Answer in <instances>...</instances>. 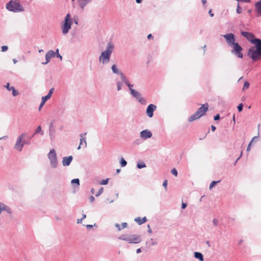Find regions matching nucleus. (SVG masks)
<instances>
[{"instance_id":"15","label":"nucleus","mask_w":261,"mask_h":261,"mask_svg":"<svg viewBox=\"0 0 261 261\" xmlns=\"http://www.w3.org/2000/svg\"><path fill=\"white\" fill-rule=\"evenodd\" d=\"M255 12L256 16H261V0H259L254 4Z\"/></svg>"},{"instance_id":"53","label":"nucleus","mask_w":261,"mask_h":261,"mask_svg":"<svg viewBox=\"0 0 261 261\" xmlns=\"http://www.w3.org/2000/svg\"><path fill=\"white\" fill-rule=\"evenodd\" d=\"M121 225H122V228H124L127 226V224L126 222H123V223H122Z\"/></svg>"},{"instance_id":"49","label":"nucleus","mask_w":261,"mask_h":261,"mask_svg":"<svg viewBox=\"0 0 261 261\" xmlns=\"http://www.w3.org/2000/svg\"><path fill=\"white\" fill-rule=\"evenodd\" d=\"M96 226V224L95 223L94 225L87 224L86 225V227H87V228H91L93 226Z\"/></svg>"},{"instance_id":"43","label":"nucleus","mask_w":261,"mask_h":261,"mask_svg":"<svg viewBox=\"0 0 261 261\" xmlns=\"http://www.w3.org/2000/svg\"><path fill=\"white\" fill-rule=\"evenodd\" d=\"M212 222H213V224L214 226H217L218 225L219 221L217 219H216V218L213 219Z\"/></svg>"},{"instance_id":"18","label":"nucleus","mask_w":261,"mask_h":261,"mask_svg":"<svg viewBox=\"0 0 261 261\" xmlns=\"http://www.w3.org/2000/svg\"><path fill=\"white\" fill-rule=\"evenodd\" d=\"M49 132L50 140H53L55 138V130L54 128L53 122H51L49 125Z\"/></svg>"},{"instance_id":"27","label":"nucleus","mask_w":261,"mask_h":261,"mask_svg":"<svg viewBox=\"0 0 261 261\" xmlns=\"http://www.w3.org/2000/svg\"><path fill=\"white\" fill-rule=\"evenodd\" d=\"M71 184L72 186H74L75 185L78 187L80 186V180L79 178H74L71 180Z\"/></svg>"},{"instance_id":"40","label":"nucleus","mask_w":261,"mask_h":261,"mask_svg":"<svg viewBox=\"0 0 261 261\" xmlns=\"http://www.w3.org/2000/svg\"><path fill=\"white\" fill-rule=\"evenodd\" d=\"M171 172L173 175H175V176H177L178 174L177 170L175 168L172 169L171 171Z\"/></svg>"},{"instance_id":"41","label":"nucleus","mask_w":261,"mask_h":261,"mask_svg":"<svg viewBox=\"0 0 261 261\" xmlns=\"http://www.w3.org/2000/svg\"><path fill=\"white\" fill-rule=\"evenodd\" d=\"M168 180L167 179L164 180L163 183V186L165 189L166 191L167 190Z\"/></svg>"},{"instance_id":"10","label":"nucleus","mask_w":261,"mask_h":261,"mask_svg":"<svg viewBox=\"0 0 261 261\" xmlns=\"http://www.w3.org/2000/svg\"><path fill=\"white\" fill-rule=\"evenodd\" d=\"M130 95L136 99L141 104L145 105L146 104V100L141 97V94L135 90H131Z\"/></svg>"},{"instance_id":"45","label":"nucleus","mask_w":261,"mask_h":261,"mask_svg":"<svg viewBox=\"0 0 261 261\" xmlns=\"http://www.w3.org/2000/svg\"><path fill=\"white\" fill-rule=\"evenodd\" d=\"M8 49V47L6 45H3L2 46V51L5 52Z\"/></svg>"},{"instance_id":"64","label":"nucleus","mask_w":261,"mask_h":261,"mask_svg":"<svg viewBox=\"0 0 261 261\" xmlns=\"http://www.w3.org/2000/svg\"><path fill=\"white\" fill-rule=\"evenodd\" d=\"M206 244L207 245L208 247H211V244L208 241H206Z\"/></svg>"},{"instance_id":"60","label":"nucleus","mask_w":261,"mask_h":261,"mask_svg":"<svg viewBox=\"0 0 261 261\" xmlns=\"http://www.w3.org/2000/svg\"><path fill=\"white\" fill-rule=\"evenodd\" d=\"M211 129H212V130L213 132H214V131L216 130V127L214 125H212L211 126Z\"/></svg>"},{"instance_id":"19","label":"nucleus","mask_w":261,"mask_h":261,"mask_svg":"<svg viewBox=\"0 0 261 261\" xmlns=\"http://www.w3.org/2000/svg\"><path fill=\"white\" fill-rule=\"evenodd\" d=\"M80 7L83 10L86 6L91 2L92 0H77Z\"/></svg>"},{"instance_id":"50","label":"nucleus","mask_w":261,"mask_h":261,"mask_svg":"<svg viewBox=\"0 0 261 261\" xmlns=\"http://www.w3.org/2000/svg\"><path fill=\"white\" fill-rule=\"evenodd\" d=\"M115 225V227L117 228L118 230L120 231L121 230L122 228L120 227V226L118 223H116Z\"/></svg>"},{"instance_id":"37","label":"nucleus","mask_w":261,"mask_h":261,"mask_svg":"<svg viewBox=\"0 0 261 261\" xmlns=\"http://www.w3.org/2000/svg\"><path fill=\"white\" fill-rule=\"evenodd\" d=\"M103 191V187H101V188L99 189V190H98V192L95 194V196H96V197H98V196H100V195L102 193Z\"/></svg>"},{"instance_id":"58","label":"nucleus","mask_w":261,"mask_h":261,"mask_svg":"<svg viewBox=\"0 0 261 261\" xmlns=\"http://www.w3.org/2000/svg\"><path fill=\"white\" fill-rule=\"evenodd\" d=\"M251 145V144L250 143H249L247 148V151H248L250 150V146Z\"/></svg>"},{"instance_id":"9","label":"nucleus","mask_w":261,"mask_h":261,"mask_svg":"<svg viewBox=\"0 0 261 261\" xmlns=\"http://www.w3.org/2000/svg\"><path fill=\"white\" fill-rule=\"evenodd\" d=\"M241 34L252 44L255 43L257 40L259 39L255 38L254 35L252 33L249 32L241 31Z\"/></svg>"},{"instance_id":"2","label":"nucleus","mask_w":261,"mask_h":261,"mask_svg":"<svg viewBox=\"0 0 261 261\" xmlns=\"http://www.w3.org/2000/svg\"><path fill=\"white\" fill-rule=\"evenodd\" d=\"M254 46L249 48L247 55L253 62L261 60V39L253 44Z\"/></svg>"},{"instance_id":"22","label":"nucleus","mask_w":261,"mask_h":261,"mask_svg":"<svg viewBox=\"0 0 261 261\" xmlns=\"http://www.w3.org/2000/svg\"><path fill=\"white\" fill-rule=\"evenodd\" d=\"M195 258L199 259L200 261H204L203 254L199 252H195L194 254Z\"/></svg>"},{"instance_id":"12","label":"nucleus","mask_w":261,"mask_h":261,"mask_svg":"<svg viewBox=\"0 0 261 261\" xmlns=\"http://www.w3.org/2000/svg\"><path fill=\"white\" fill-rule=\"evenodd\" d=\"M135 237V234H123L118 237V239L119 240L125 241L128 242L129 243H130V240L133 239V237Z\"/></svg>"},{"instance_id":"32","label":"nucleus","mask_w":261,"mask_h":261,"mask_svg":"<svg viewBox=\"0 0 261 261\" xmlns=\"http://www.w3.org/2000/svg\"><path fill=\"white\" fill-rule=\"evenodd\" d=\"M219 182H220V180L212 181L210 185V187H209L210 189H212L217 183H218Z\"/></svg>"},{"instance_id":"42","label":"nucleus","mask_w":261,"mask_h":261,"mask_svg":"<svg viewBox=\"0 0 261 261\" xmlns=\"http://www.w3.org/2000/svg\"><path fill=\"white\" fill-rule=\"evenodd\" d=\"M242 8L240 7L239 4L238 3L236 12L238 14H241L242 13Z\"/></svg>"},{"instance_id":"7","label":"nucleus","mask_w":261,"mask_h":261,"mask_svg":"<svg viewBox=\"0 0 261 261\" xmlns=\"http://www.w3.org/2000/svg\"><path fill=\"white\" fill-rule=\"evenodd\" d=\"M72 21L71 19L70 14L68 13L64 19L63 23L61 25L62 33L64 35L67 34L69 30L71 29Z\"/></svg>"},{"instance_id":"35","label":"nucleus","mask_w":261,"mask_h":261,"mask_svg":"<svg viewBox=\"0 0 261 261\" xmlns=\"http://www.w3.org/2000/svg\"><path fill=\"white\" fill-rule=\"evenodd\" d=\"M54 88H51L49 90V92L48 93V94L46 95V96H47L49 98H50L54 91Z\"/></svg>"},{"instance_id":"16","label":"nucleus","mask_w":261,"mask_h":261,"mask_svg":"<svg viewBox=\"0 0 261 261\" xmlns=\"http://www.w3.org/2000/svg\"><path fill=\"white\" fill-rule=\"evenodd\" d=\"M5 87L9 91H12V94L13 96H16L19 94V92L17 90H16L14 87L10 86V84L8 83L6 85H5Z\"/></svg>"},{"instance_id":"57","label":"nucleus","mask_w":261,"mask_h":261,"mask_svg":"<svg viewBox=\"0 0 261 261\" xmlns=\"http://www.w3.org/2000/svg\"><path fill=\"white\" fill-rule=\"evenodd\" d=\"M86 135V133H83L80 135L81 138H85L84 137Z\"/></svg>"},{"instance_id":"8","label":"nucleus","mask_w":261,"mask_h":261,"mask_svg":"<svg viewBox=\"0 0 261 261\" xmlns=\"http://www.w3.org/2000/svg\"><path fill=\"white\" fill-rule=\"evenodd\" d=\"M47 157L50 161V166L53 168H56L58 166V162L56 151L52 149L47 154Z\"/></svg>"},{"instance_id":"3","label":"nucleus","mask_w":261,"mask_h":261,"mask_svg":"<svg viewBox=\"0 0 261 261\" xmlns=\"http://www.w3.org/2000/svg\"><path fill=\"white\" fill-rule=\"evenodd\" d=\"M114 48V45L111 42L107 44L106 49L101 52L99 57V62L102 64H107L110 61L111 56Z\"/></svg>"},{"instance_id":"20","label":"nucleus","mask_w":261,"mask_h":261,"mask_svg":"<svg viewBox=\"0 0 261 261\" xmlns=\"http://www.w3.org/2000/svg\"><path fill=\"white\" fill-rule=\"evenodd\" d=\"M147 219L146 217L143 218L137 217L135 219L134 221L137 222L139 225H142L147 221Z\"/></svg>"},{"instance_id":"52","label":"nucleus","mask_w":261,"mask_h":261,"mask_svg":"<svg viewBox=\"0 0 261 261\" xmlns=\"http://www.w3.org/2000/svg\"><path fill=\"white\" fill-rule=\"evenodd\" d=\"M187 206V204L186 203H182L181 204V208L185 209Z\"/></svg>"},{"instance_id":"4","label":"nucleus","mask_w":261,"mask_h":261,"mask_svg":"<svg viewBox=\"0 0 261 261\" xmlns=\"http://www.w3.org/2000/svg\"><path fill=\"white\" fill-rule=\"evenodd\" d=\"M20 0H11L7 3L6 9L11 12H20L24 11L23 6L20 4Z\"/></svg>"},{"instance_id":"31","label":"nucleus","mask_w":261,"mask_h":261,"mask_svg":"<svg viewBox=\"0 0 261 261\" xmlns=\"http://www.w3.org/2000/svg\"><path fill=\"white\" fill-rule=\"evenodd\" d=\"M120 164L121 167H124L127 165V162L123 158L121 157L120 160Z\"/></svg>"},{"instance_id":"39","label":"nucleus","mask_w":261,"mask_h":261,"mask_svg":"<svg viewBox=\"0 0 261 261\" xmlns=\"http://www.w3.org/2000/svg\"><path fill=\"white\" fill-rule=\"evenodd\" d=\"M243 107H244V105L242 103H240L238 107H237V108H238V110L239 111V112H241L242 110H243Z\"/></svg>"},{"instance_id":"46","label":"nucleus","mask_w":261,"mask_h":261,"mask_svg":"<svg viewBox=\"0 0 261 261\" xmlns=\"http://www.w3.org/2000/svg\"><path fill=\"white\" fill-rule=\"evenodd\" d=\"M258 139V136H255L252 138L251 141L250 142L251 144H252L254 141L256 142Z\"/></svg>"},{"instance_id":"48","label":"nucleus","mask_w":261,"mask_h":261,"mask_svg":"<svg viewBox=\"0 0 261 261\" xmlns=\"http://www.w3.org/2000/svg\"><path fill=\"white\" fill-rule=\"evenodd\" d=\"M73 21L75 24H78L79 18L77 16H74L73 18Z\"/></svg>"},{"instance_id":"11","label":"nucleus","mask_w":261,"mask_h":261,"mask_svg":"<svg viewBox=\"0 0 261 261\" xmlns=\"http://www.w3.org/2000/svg\"><path fill=\"white\" fill-rule=\"evenodd\" d=\"M156 106L153 104H150L146 109V114L147 116L151 118L153 115V112L156 110Z\"/></svg>"},{"instance_id":"61","label":"nucleus","mask_w":261,"mask_h":261,"mask_svg":"<svg viewBox=\"0 0 261 261\" xmlns=\"http://www.w3.org/2000/svg\"><path fill=\"white\" fill-rule=\"evenodd\" d=\"M141 252V248H138V249L136 250V253H137V254L140 253Z\"/></svg>"},{"instance_id":"14","label":"nucleus","mask_w":261,"mask_h":261,"mask_svg":"<svg viewBox=\"0 0 261 261\" xmlns=\"http://www.w3.org/2000/svg\"><path fill=\"white\" fill-rule=\"evenodd\" d=\"M73 160V157L72 155H69L68 156H65L63 158L62 160V164L63 166L67 167L70 165L72 161Z\"/></svg>"},{"instance_id":"51","label":"nucleus","mask_w":261,"mask_h":261,"mask_svg":"<svg viewBox=\"0 0 261 261\" xmlns=\"http://www.w3.org/2000/svg\"><path fill=\"white\" fill-rule=\"evenodd\" d=\"M94 200H95V198H94V197L93 196H90L89 197V201L91 202H93Z\"/></svg>"},{"instance_id":"23","label":"nucleus","mask_w":261,"mask_h":261,"mask_svg":"<svg viewBox=\"0 0 261 261\" xmlns=\"http://www.w3.org/2000/svg\"><path fill=\"white\" fill-rule=\"evenodd\" d=\"M111 69L113 73L116 74H119L120 75V73H122V72L119 71L116 64H114L112 66Z\"/></svg>"},{"instance_id":"28","label":"nucleus","mask_w":261,"mask_h":261,"mask_svg":"<svg viewBox=\"0 0 261 261\" xmlns=\"http://www.w3.org/2000/svg\"><path fill=\"white\" fill-rule=\"evenodd\" d=\"M54 54V57H56L60 59V60H62V57L59 54V50L58 48H57L55 51H54V54Z\"/></svg>"},{"instance_id":"29","label":"nucleus","mask_w":261,"mask_h":261,"mask_svg":"<svg viewBox=\"0 0 261 261\" xmlns=\"http://www.w3.org/2000/svg\"><path fill=\"white\" fill-rule=\"evenodd\" d=\"M146 167V164L142 161L138 162L137 164V167L138 169H142V168H145Z\"/></svg>"},{"instance_id":"55","label":"nucleus","mask_w":261,"mask_h":261,"mask_svg":"<svg viewBox=\"0 0 261 261\" xmlns=\"http://www.w3.org/2000/svg\"><path fill=\"white\" fill-rule=\"evenodd\" d=\"M147 228H148V230H147L148 232L149 233H151L152 230H151L150 226V225L149 224L147 225Z\"/></svg>"},{"instance_id":"36","label":"nucleus","mask_w":261,"mask_h":261,"mask_svg":"<svg viewBox=\"0 0 261 261\" xmlns=\"http://www.w3.org/2000/svg\"><path fill=\"white\" fill-rule=\"evenodd\" d=\"M109 178H106L105 179H102V180H101L100 181L99 184L101 185H106L108 184V183L109 182Z\"/></svg>"},{"instance_id":"44","label":"nucleus","mask_w":261,"mask_h":261,"mask_svg":"<svg viewBox=\"0 0 261 261\" xmlns=\"http://www.w3.org/2000/svg\"><path fill=\"white\" fill-rule=\"evenodd\" d=\"M126 85L128 87L129 90L130 91V93H131V90H134V89L132 88V87H133L134 85L130 84H129L128 83Z\"/></svg>"},{"instance_id":"62","label":"nucleus","mask_w":261,"mask_h":261,"mask_svg":"<svg viewBox=\"0 0 261 261\" xmlns=\"http://www.w3.org/2000/svg\"><path fill=\"white\" fill-rule=\"evenodd\" d=\"M232 121L233 122V124H234L236 123V119H235V115H233Z\"/></svg>"},{"instance_id":"33","label":"nucleus","mask_w":261,"mask_h":261,"mask_svg":"<svg viewBox=\"0 0 261 261\" xmlns=\"http://www.w3.org/2000/svg\"><path fill=\"white\" fill-rule=\"evenodd\" d=\"M2 207H5V210H3V211H6L9 214H11L12 213L11 209L8 206H7V205H5L3 203Z\"/></svg>"},{"instance_id":"54","label":"nucleus","mask_w":261,"mask_h":261,"mask_svg":"<svg viewBox=\"0 0 261 261\" xmlns=\"http://www.w3.org/2000/svg\"><path fill=\"white\" fill-rule=\"evenodd\" d=\"M147 39H153V36L151 34H149L147 35Z\"/></svg>"},{"instance_id":"17","label":"nucleus","mask_w":261,"mask_h":261,"mask_svg":"<svg viewBox=\"0 0 261 261\" xmlns=\"http://www.w3.org/2000/svg\"><path fill=\"white\" fill-rule=\"evenodd\" d=\"M54 51L53 50H50L47 51L45 55V60L46 62L42 63L43 64L45 65L49 62L51 58L54 57Z\"/></svg>"},{"instance_id":"5","label":"nucleus","mask_w":261,"mask_h":261,"mask_svg":"<svg viewBox=\"0 0 261 261\" xmlns=\"http://www.w3.org/2000/svg\"><path fill=\"white\" fill-rule=\"evenodd\" d=\"M208 109V105L207 103L202 105V106L197 109L195 113L189 117L188 121L192 122L199 119L205 114L207 111Z\"/></svg>"},{"instance_id":"56","label":"nucleus","mask_w":261,"mask_h":261,"mask_svg":"<svg viewBox=\"0 0 261 261\" xmlns=\"http://www.w3.org/2000/svg\"><path fill=\"white\" fill-rule=\"evenodd\" d=\"M208 14L211 17L214 16V13H212V9H210L208 11Z\"/></svg>"},{"instance_id":"13","label":"nucleus","mask_w":261,"mask_h":261,"mask_svg":"<svg viewBox=\"0 0 261 261\" xmlns=\"http://www.w3.org/2000/svg\"><path fill=\"white\" fill-rule=\"evenodd\" d=\"M152 136L151 132L148 129H144L140 132V137L143 140H146L151 138Z\"/></svg>"},{"instance_id":"63","label":"nucleus","mask_w":261,"mask_h":261,"mask_svg":"<svg viewBox=\"0 0 261 261\" xmlns=\"http://www.w3.org/2000/svg\"><path fill=\"white\" fill-rule=\"evenodd\" d=\"M91 192L92 194H94V192H95V189L94 188H91Z\"/></svg>"},{"instance_id":"21","label":"nucleus","mask_w":261,"mask_h":261,"mask_svg":"<svg viewBox=\"0 0 261 261\" xmlns=\"http://www.w3.org/2000/svg\"><path fill=\"white\" fill-rule=\"evenodd\" d=\"M142 239L140 236L135 234V237H133V239L130 240V243L138 244L141 242Z\"/></svg>"},{"instance_id":"34","label":"nucleus","mask_w":261,"mask_h":261,"mask_svg":"<svg viewBox=\"0 0 261 261\" xmlns=\"http://www.w3.org/2000/svg\"><path fill=\"white\" fill-rule=\"evenodd\" d=\"M250 84L248 81H245L243 87V90H245L249 87Z\"/></svg>"},{"instance_id":"59","label":"nucleus","mask_w":261,"mask_h":261,"mask_svg":"<svg viewBox=\"0 0 261 261\" xmlns=\"http://www.w3.org/2000/svg\"><path fill=\"white\" fill-rule=\"evenodd\" d=\"M83 219H78L77 220V223L79 224V223H81L82 222V221H83Z\"/></svg>"},{"instance_id":"24","label":"nucleus","mask_w":261,"mask_h":261,"mask_svg":"<svg viewBox=\"0 0 261 261\" xmlns=\"http://www.w3.org/2000/svg\"><path fill=\"white\" fill-rule=\"evenodd\" d=\"M49 99V98L46 96L42 97L41 102V103L39 105V110H41V108L44 105L46 101Z\"/></svg>"},{"instance_id":"38","label":"nucleus","mask_w":261,"mask_h":261,"mask_svg":"<svg viewBox=\"0 0 261 261\" xmlns=\"http://www.w3.org/2000/svg\"><path fill=\"white\" fill-rule=\"evenodd\" d=\"M122 85V82L119 81L117 83V88L118 91H120L121 89Z\"/></svg>"},{"instance_id":"47","label":"nucleus","mask_w":261,"mask_h":261,"mask_svg":"<svg viewBox=\"0 0 261 261\" xmlns=\"http://www.w3.org/2000/svg\"><path fill=\"white\" fill-rule=\"evenodd\" d=\"M220 119V115L219 114L216 115L215 116H214V120L215 121H217V120H218Z\"/></svg>"},{"instance_id":"25","label":"nucleus","mask_w":261,"mask_h":261,"mask_svg":"<svg viewBox=\"0 0 261 261\" xmlns=\"http://www.w3.org/2000/svg\"><path fill=\"white\" fill-rule=\"evenodd\" d=\"M37 134H40L41 135H43V131L42 130L41 126L40 125H39L36 129H35V132L32 135V137H34L35 135Z\"/></svg>"},{"instance_id":"1","label":"nucleus","mask_w":261,"mask_h":261,"mask_svg":"<svg viewBox=\"0 0 261 261\" xmlns=\"http://www.w3.org/2000/svg\"><path fill=\"white\" fill-rule=\"evenodd\" d=\"M223 36L227 45L231 48V53L237 58L242 59L244 57L243 48L236 41L235 35L232 33H229L224 35Z\"/></svg>"},{"instance_id":"6","label":"nucleus","mask_w":261,"mask_h":261,"mask_svg":"<svg viewBox=\"0 0 261 261\" xmlns=\"http://www.w3.org/2000/svg\"><path fill=\"white\" fill-rule=\"evenodd\" d=\"M26 135V133H22L17 138L14 147L15 150L20 152L22 150L24 145L30 144V141L22 140L23 138L25 137Z\"/></svg>"},{"instance_id":"26","label":"nucleus","mask_w":261,"mask_h":261,"mask_svg":"<svg viewBox=\"0 0 261 261\" xmlns=\"http://www.w3.org/2000/svg\"><path fill=\"white\" fill-rule=\"evenodd\" d=\"M120 78H121V80H122V81L125 85H126L127 84H128L129 83L127 77L125 76V75H124V74L123 73H120Z\"/></svg>"},{"instance_id":"30","label":"nucleus","mask_w":261,"mask_h":261,"mask_svg":"<svg viewBox=\"0 0 261 261\" xmlns=\"http://www.w3.org/2000/svg\"><path fill=\"white\" fill-rule=\"evenodd\" d=\"M83 143H85V147H86V146H87V142L86 141V139L85 138H81L80 145H79V146H78V147L77 148L78 150L81 149V145L83 144Z\"/></svg>"}]
</instances>
